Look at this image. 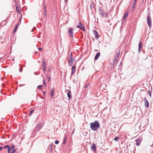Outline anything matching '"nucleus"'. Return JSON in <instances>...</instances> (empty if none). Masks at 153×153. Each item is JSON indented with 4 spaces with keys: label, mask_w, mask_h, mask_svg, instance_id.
Listing matches in <instances>:
<instances>
[{
    "label": "nucleus",
    "mask_w": 153,
    "mask_h": 153,
    "mask_svg": "<svg viewBox=\"0 0 153 153\" xmlns=\"http://www.w3.org/2000/svg\"><path fill=\"white\" fill-rule=\"evenodd\" d=\"M66 137L64 138V139L63 140V142L62 144H65L66 143Z\"/></svg>",
    "instance_id": "obj_35"
},
{
    "label": "nucleus",
    "mask_w": 153,
    "mask_h": 153,
    "mask_svg": "<svg viewBox=\"0 0 153 153\" xmlns=\"http://www.w3.org/2000/svg\"><path fill=\"white\" fill-rule=\"evenodd\" d=\"M20 67H21V69H23V66L22 65H21Z\"/></svg>",
    "instance_id": "obj_59"
},
{
    "label": "nucleus",
    "mask_w": 153,
    "mask_h": 153,
    "mask_svg": "<svg viewBox=\"0 0 153 153\" xmlns=\"http://www.w3.org/2000/svg\"><path fill=\"white\" fill-rule=\"evenodd\" d=\"M98 11L100 15H101L102 17L104 16V15L105 13H104L103 11L100 8H99Z\"/></svg>",
    "instance_id": "obj_10"
},
{
    "label": "nucleus",
    "mask_w": 153,
    "mask_h": 153,
    "mask_svg": "<svg viewBox=\"0 0 153 153\" xmlns=\"http://www.w3.org/2000/svg\"><path fill=\"white\" fill-rule=\"evenodd\" d=\"M7 23L5 21H3L1 23V25L2 26L5 25Z\"/></svg>",
    "instance_id": "obj_27"
},
{
    "label": "nucleus",
    "mask_w": 153,
    "mask_h": 153,
    "mask_svg": "<svg viewBox=\"0 0 153 153\" xmlns=\"http://www.w3.org/2000/svg\"><path fill=\"white\" fill-rule=\"evenodd\" d=\"M43 84H44V86H46V82H45V80L44 79H43Z\"/></svg>",
    "instance_id": "obj_36"
},
{
    "label": "nucleus",
    "mask_w": 153,
    "mask_h": 153,
    "mask_svg": "<svg viewBox=\"0 0 153 153\" xmlns=\"http://www.w3.org/2000/svg\"><path fill=\"white\" fill-rule=\"evenodd\" d=\"M42 94L44 96H45L46 92L45 91H43L42 92Z\"/></svg>",
    "instance_id": "obj_47"
},
{
    "label": "nucleus",
    "mask_w": 153,
    "mask_h": 153,
    "mask_svg": "<svg viewBox=\"0 0 153 153\" xmlns=\"http://www.w3.org/2000/svg\"><path fill=\"white\" fill-rule=\"evenodd\" d=\"M77 80H76L75 81V79H74L73 80V82H76Z\"/></svg>",
    "instance_id": "obj_53"
},
{
    "label": "nucleus",
    "mask_w": 153,
    "mask_h": 153,
    "mask_svg": "<svg viewBox=\"0 0 153 153\" xmlns=\"http://www.w3.org/2000/svg\"><path fill=\"white\" fill-rule=\"evenodd\" d=\"M73 57V55H72V52H71L70 54L69 55L68 59H69V58L72 57Z\"/></svg>",
    "instance_id": "obj_32"
},
{
    "label": "nucleus",
    "mask_w": 153,
    "mask_h": 153,
    "mask_svg": "<svg viewBox=\"0 0 153 153\" xmlns=\"http://www.w3.org/2000/svg\"><path fill=\"white\" fill-rule=\"evenodd\" d=\"M36 134V132H34L33 131L31 137H33L35 136Z\"/></svg>",
    "instance_id": "obj_30"
},
{
    "label": "nucleus",
    "mask_w": 153,
    "mask_h": 153,
    "mask_svg": "<svg viewBox=\"0 0 153 153\" xmlns=\"http://www.w3.org/2000/svg\"><path fill=\"white\" fill-rule=\"evenodd\" d=\"M71 75H72L74 74L75 71L76 70V65L74 64L72 67L71 68Z\"/></svg>",
    "instance_id": "obj_9"
},
{
    "label": "nucleus",
    "mask_w": 153,
    "mask_h": 153,
    "mask_svg": "<svg viewBox=\"0 0 153 153\" xmlns=\"http://www.w3.org/2000/svg\"><path fill=\"white\" fill-rule=\"evenodd\" d=\"M71 92L70 90H68V91L67 93V96L68 97L69 99H70L71 98Z\"/></svg>",
    "instance_id": "obj_20"
},
{
    "label": "nucleus",
    "mask_w": 153,
    "mask_h": 153,
    "mask_svg": "<svg viewBox=\"0 0 153 153\" xmlns=\"http://www.w3.org/2000/svg\"><path fill=\"white\" fill-rule=\"evenodd\" d=\"M59 140H56L55 141V143L56 144H59Z\"/></svg>",
    "instance_id": "obj_39"
},
{
    "label": "nucleus",
    "mask_w": 153,
    "mask_h": 153,
    "mask_svg": "<svg viewBox=\"0 0 153 153\" xmlns=\"http://www.w3.org/2000/svg\"><path fill=\"white\" fill-rule=\"evenodd\" d=\"M22 69H21V67H20L19 71L20 72H22Z\"/></svg>",
    "instance_id": "obj_48"
},
{
    "label": "nucleus",
    "mask_w": 153,
    "mask_h": 153,
    "mask_svg": "<svg viewBox=\"0 0 153 153\" xmlns=\"http://www.w3.org/2000/svg\"><path fill=\"white\" fill-rule=\"evenodd\" d=\"M12 149L10 148V146H9L7 149V153H10V151Z\"/></svg>",
    "instance_id": "obj_28"
},
{
    "label": "nucleus",
    "mask_w": 153,
    "mask_h": 153,
    "mask_svg": "<svg viewBox=\"0 0 153 153\" xmlns=\"http://www.w3.org/2000/svg\"><path fill=\"white\" fill-rule=\"evenodd\" d=\"M141 49V48H138V52L139 53L140 52Z\"/></svg>",
    "instance_id": "obj_46"
},
{
    "label": "nucleus",
    "mask_w": 153,
    "mask_h": 153,
    "mask_svg": "<svg viewBox=\"0 0 153 153\" xmlns=\"http://www.w3.org/2000/svg\"><path fill=\"white\" fill-rule=\"evenodd\" d=\"M88 84H87L85 85L84 87V88L86 89L87 87H88Z\"/></svg>",
    "instance_id": "obj_41"
},
{
    "label": "nucleus",
    "mask_w": 153,
    "mask_h": 153,
    "mask_svg": "<svg viewBox=\"0 0 153 153\" xmlns=\"http://www.w3.org/2000/svg\"><path fill=\"white\" fill-rule=\"evenodd\" d=\"M48 72H49L50 71V68H48Z\"/></svg>",
    "instance_id": "obj_54"
},
{
    "label": "nucleus",
    "mask_w": 153,
    "mask_h": 153,
    "mask_svg": "<svg viewBox=\"0 0 153 153\" xmlns=\"http://www.w3.org/2000/svg\"><path fill=\"white\" fill-rule=\"evenodd\" d=\"M31 31V32H33V30H32Z\"/></svg>",
    "instance_id": "obj_64"
},
{
    "label": "nucleus",
    "mask_w": 153,
    "mask_h": 153,
    "mask_svg": "<svg viewBox=\"0 0 153 153\" xmlns=\"http://www.w3.org/2000/svg\"><path fill=\"white\" fill-rule=\"evenodd\" d=\"M46 7L45 6L44 7V12L45 13V16L46 17L47 16V11H46Z\"/></svg>",
    "instance_id": "obj_23"
},
{
    "label": "nucleus",
    "mask_w": 153,
    "mask_h": 153,
    "mask_svg": "<svg viewBox=\"0 0 153 153\" xmlns=\"http://www.w3.org/2000/svg\"><path fill=\"white\" fill-rule=\"evenodd\" d=\"M144 1V0H142V1H141V3H143Z\"/></svg>",
    "instance_id": "obj_61"
},
{
    "label": "nucleus",
    "mask_w": 153,
    "mask_h": 153,
    "mask_svg": "<svg viewBox=\"0 0 153 153\" xmlns=\"http://www.w3.org/2000/svg\"><path fill=\"white\" fill-rule=\"evenodd\" d=\"M42 65L43 68V71L45 73V72L46 71V62L44 59H43V60L42 61Z\"/></svg>",
    "instance_id": "obj_6"
},
{
    "label": "nucleus",
    "mask_w": 153,
    "mask_h": 153,
    "mask_svg": "<svg viewBox=\"0 0 153 153\" xmlns=\"http://www.w3.org/2000/svg\"><path fill=\"white\" fill-rule=\"evenodd\" d=\"M94 33L95 35V37L96 39L99 38V35L98 32L95 30H93Z\"/></svg>",
    "instance_id": "obj_12"
},
{
    "label": "nucleus",
    "mask_w": 153,
    "mask_h": 153,
    "mask_svg": "<svg viewBox=\"0 0 153 153\" xmlns=\"http://www.w3.org/2000/svg\"><path fill=\"white\" fill-rule=\"evenodd\" d=\"M34 74H35L36 75H38L39 74H37L36 72H34Z\"/></svg>",
    "instance_id": "obj_56"
},
{
    "label": "nucleus",
    "mask_w": 153,
    "mask_h": 153,
    "mask_svg": "<svg viewBox=\"0 0 153 153\" xmlns=\"http://www.w3.org/2000/svg\"><path fill=\"white\" fill-rule=\"evenodd\" d=\"M25 85V84H23V85H21H21H20L19 86L20 87H21V86H24Z\"/></svg>",
    "instance_id": "obj_55"
},
{
    "label": "nucleus",
    "mask_w": 153,
    "mask_h": 153,
    "mask_svg": "<svg viewBox=\"0 0 153 153\" xmlns=\"http://www.w3.org/2000/svg\"><path fill=\"white\" fill-rule=\"evenodd\" d=\"M143 46V43L141 41H140L138 45V48H142Z\"/></svg>",
    "instance_id": "obj_22"
},
{
    "label": "nucleus",
    "mask_w": 153,
    "mask_h": 153,
    "mask_svg": "<svg viewBox=\"0 0 153 153\" xmlns=\"http://www.w3.org/2000/svg\"><path fill=\"white\" fill-rule=\"evenodd\" d=\"M91 4L90 6V9H92V8H93L94 7V3H93L92 1L91 2Z\"/></svg>",
    "instance_id": "obj_25"
},
{
    "label": "nucleus",
    "mask_w": 153,
    "mask_h": 153,
    "mask_svg": "<svg viewBox=\"0 0 153 153\" xmlns=\"http://www.w3.org/2000/svg\"><path fill=\"white\" fill-rule=\"evenodd\" d=\"M117 59H115L114 58V60L113 62H114V63L116 62L117 61Z\"/></svg>",
    "instance_id": "obj_45"
},
{
    "label": "nucleus",
    "mask_w": 153,
    "mask_h": 153,
    "mask_svg": "<svg viewBox=\"0 0 153 153\" xmlns=\"http://www.w3.org/2000/svg\"><path fill=\"white\" fill-rule=\"evenodd\" d=\"M90 128L92 131H97L100 127V125L98 121L96 120L90 123Z\"/></svg>",
    "instance_id": "obj_1"
},
{
    "label": "nucleus",
    "mask_w": 153,
    "mask_h": 153,
    "mask_svg": "<svg viewBox=\"0 0 153 153\" xmlns=\"http://www.w3.org/2000/svg\"><path fill=\"white\" fill-rule=\"evenodd\" d=\"M43 86L42 85H39L38 86L37 88L38 89H42V87Z\"/></svg>",
    "instance_id": "obj_33"
},
{
    "label": "nucleus",
    "mask_w": 153,
    "mask_h": 153,
    "mask_svg": "<svg viewBox=\"0 0 153 153\" xmlns=\"http://www.w3.org/2000/svg\"><path fill=\"white\" fill-rule=\"evenodd\" d=\"M74 30L72 27H69L68 28L67 33L69 36L73 38Z\"/></svg>",
    "instance_id": "obj_2"
},
{
    "label": "nucleus",
    "mask_w": 153,
    "mask_h": 153,
    "mask_svg": "<svg viewBox=\"0 0 153 153\" xmlns=\"http://www.w3.org/2000/svg\"><path fill=\"white\" fill-rule=\"evenodd\" d=\"M91 148L92 151L94 152H96L97 151V146L95 143H93L92 145L91 146Z\"/></svg>",
    "instance_id": "obj_7"
},
{
    "label": "nucleus",
    "mask_w": 153,
    "mask_h": 153,
    "mask_svg": "<svg viewBox=\"0 0 153 153\" xmlns=\"http://www.w3.org/2000/svg\"><path fill=\"white\" fill-rule=\"evenodd\" d=\"M33 29H34V30L35 29H36V27H34L33 28Z\"/></svg>",
    "instance_id": "obj_63"
},
{
    "label": "nucleus",
    "mask_w": 153,
    "mask_h": 153,
    "mask_svg": "<svg viewBox=\"0 0 153 153\" xmlns=\"http://www.w3.org/2000/svg\"><path fill=\"white\" fill-rule=\"evenodd\" d=\"M33 131L34 132H38L39 130L37 129V128L35 127V128L33 129Z\"/></svg>",
    "instance_id": "obj_29"
},
{
    "label": "nucleus",
    "mask_w": 153,
    "mask_h": 153,
    "mask_svg": "<svg viewBox=\"0 0 153 153\" xmlns=\"http://www.w3.org/2000/svg\"><path fill=\"white\" fill-rule=\"evenodd\" d=\"M53 143H51L49 145V147L48 148V150H50V152H53Z\"/></svg>",
    "instance_id": "obj_15"
},
{
    "label": "nucleus",
    "mask_w": 153,
    "mask_h": 153,
    "mask_svg": "<svg viewBox=\"0 0 153 153\" xmlns=\"http://www.w3.org/2000/svg\"><path fill=\"white\" fill-rule=\"evenodd\" d=\"M148 93L149 94V96L150 97H151V92L149 90H148Z\"/></svg>",
    "instance_id": "obj_34"
},
{
    "label": "nucleus",
    "mask_w": 153,
    "mask_h": 153,
    "mask_svg": "<svg viewBox=\"0 0 153 153\" xmlns=\"http://www.w3.org/2000/svg\"><path fill=\"white\" fill-rule=\"evenodd\" d=\"M16 5V11L18 13H20V11L19 10V8L18 7V5L17 3H15Z\"/></svg>",
    "instance_id": "obj_17"
},
{
    "label": "nucleus",
    "mask_w": 153,
    "mask_h": 153,
    "mask_svg": "<svg viewBox=\"0 0 153 153\" xmlns=\"http://www.w3.org/2000/svg\"><path fill=\"white\" fill-rule=\"evenodd\" d=\"M142 52H143V54H145V50H143L142 51Z\"/></svg>",
    "instance_id": "obj_58"
},
{
    "label": "nucleus",
    "mask_w": 153,
    "mask_h": 153,
    "mask_svg": "<svg viewBox=\"0 0 153 153\" xmlns=\"http://www.w3.org/2000/svg\"><path fill=\"white\" fill-rule=\"evenodd\" d=\"M9 18L10 17L8 16L5 20H4V21H5L7 23V22L8 20V19H9Z\"/></svg>",
    "instance_id": "obj_44"
},
{
    "label": "nucleus",
    "mask_w": 153,
    "mask_h": 153,
    "mask_svg": "<svg viewBox=\"0 0 153 153\" xmlns=\"http://www.w3.org/2000/svg\"><path fill=\"white\" fill-rule=\"evenodd\" d=\"M119 139V137L118 136H115L113 139V140H114L116 141H118Z\"/></svg>",
    "instance_id": "obj_26"
},
{
    "label": "nucleus",
    "mask_w": 153,
    "mask_h": 153,
    "mask_svg": "<svg viewBox=\"0 0 153 153\" xmlns=\"http://www.w3.org/2000/svg\"><path fill=\"white\" fill-rule=\"evenodd\" d=\"M20 24V22H18V24L16 26L14 30L13 31V33L14 34L16 31L17 29L18 28V26Z\"/></svg>",
    "instance_id": "obj_13"
},
{
    "label": "nucleus",
    "mask_w": 153,
    "mask_h": 153,
    "mask_svg": "<svg viewBox=\"0 0 153 153\" xmlns=\"http://www.w3.org/2000/svg\"><path fill=\"white\" fill-rule=\"evenodd\" d=\"M3 149V147H0V151H1Z\"/></svg>",
    "instance_id": "obj_57"
},
{
    "label": "nucleus",
    "mask_w": 153,
    "mask_h": 153,
    "mask_svg": "<svg viewBox=\"0 0 153 153\" xmlns=\"http://www.w3.org/2000/svg\"><path fill=\"white\" fill-rule=\"evenodd\" d=\"M1 138L2 139H5V137H3V136H2Z\"/></svg>",
    "instance_id": "obj_60"
},
{
    "label": "nucleus",
    "mask_w": 153,
    "mask_h": 153,
    "mask_svg": "<svg viewBox=\"0 0 153 153\" xmlns=\"http://www.w3.org/2000/svg\"><path fill=\"white\" fill-rule=\"evenodd\" d=\"M76 28H79L82 30L83 31H85V27L82 23L80 22L76 26Z\"/></svg>",
    "instance_id": "obj_3"
},
{
    "label": "nucleus",
    "mask_w": 153,
    "mask_h": 153,
    "mask_svg": "<svg viewBox=\"0 0 153 153\" xmlns=\"http://www.w3.org/2000/svg\"><path fill=\"white\" fill-rule=\"evenodd\" d=\"M147 24L149 28H151L152 27V21L150 16L148 15L147 17Z\"/></svg>",
    "instance_id": "obj_4"
},
{
    "label": "nucleus",
    "mask_w": 153,
    "mask_h": 153,
    "mask_svg": "<svg viewBox=\"0 0 153 153\" xmlns=\"http://www.w3.org/2000/svg\"><path fill=\"white\" fill-rule=\"evenodd\" d=\"M42 123H38L36 126V127L38 129L39 131L40 130L42 127V126L41 125Z\"/></svg>",
    "instance_id": "obj_16"
},
{
    "label": "nucleus",
    "mask_w": 153,
    "mask_h": 153,
    "mask_svg": "<svg viewBox=\"0 0 153 153\" xmlns=\"http://www.w3.org/2000/svg\"><path fill=\"white\" fill-rule=\"evenodd\" d=\"M116 63H114V62H113V67L114 68V65H115Z\"/></svg>",
    "instance_id": "obj_49"
},
{
    "label": "nucleus",
    "mask_w": 153,
    "mask_h": 153,
    "mask_svg": "<svg viewBox=\"0 0 153 153\" xmlns=\"http://www.w3.org/2000/svg\"><path fill=\"white\" fill-rule=\"evenodd\" d=\"M22 18V16H21V17L19 19V22H20V23H21V20Z\"/></svg>",
    "instance_id": "obj_50"
},
{
    "label": "nucleus",
    "mask_w": 153,
    "mask_h": 153,
    "mask_svg": "<svg viewBox=\"0 0 153 153\" xmlns=\"http://www.w3.org/2000/svg\"><path fill=\"white\" fill-rule=\"evenodd\" d=\"M129 11V10H127V12L125 13L124 15V16H123V20L122 21L124 20L125 19H126V18L128 16V12Z\"/></svg>",
    "instance_id": "obj_11"
},
{
    "label": "nucleus",
    "mask_w": 153,
    "mask_h": 153,
    "mask_svg": "<svg viewBox=\"0 0 153 153\" xmlns=\"http://www.w3.org/2000/svg\"><path fill=\"white\" fill-rule=\"evenodd\" d=\"M9 146H9L8 145H7L3 147V148L4 149H5L7 148H8Z\"/></svg>",
    "instance_id": "obj_40"
},
{
    "label": "nucleus",
    "mask_w": 153,
    "mask_h": 153,
    "mask_svg": "<svg viewBox=\"0 0 153 153\" xmlns=\"http://www.w3.org/2000/svg\"><path fill=\"white\" fill-rule=\"evenodd\" d=\"M38 50L39 51H42V48H38Z\"/></svg>",
    "instance_id": "obj_51"
},
{
    "label": "nucleus",
    "mask_w": 153,
    "mask_h": 153,
    "mask_svg": "<svg viewBox=\"0 0 153 153\" xmlns=\"http://www.w3.org/2000/svg\"><path fill=\"white\" fill-rule=\"evenodd\" d=\"M45 4V2H43L42 3V4L43 5H44V4Z\"/></svg>",
    "instance_id": "obj_62"
},
{
    "label": "nucleus",
    "mask_w": 153,
    "mask_h": 153,
    "mask_svg": "<svg viewBox=\"0 0 153 153\" xmlns=\"http://www.w3.org/2000/svg\"><path fill=\"white\" fill-rule=\"evenodd\" d=\"M120 55V52L119 51L115 55L114 57V58L116 59H118V58Z\"/></svg>",
    "instance_id": "obj_21"
},
{
    "label": "nucleus",
    "mask_w": 153,
    "mask_h": 153,
    "mask_svg": "<svg viewBox=\"0 0 153 153\" xmlns=\"http://www.w3.org/2000/svg\"><path fill=\"white\" fill-rule=\"evenodd\" d=\"M100 52H97L96 53L95 56L94 58V60H97L99 57L100 56Z\"/></svg>",
    "instance_id": "obj_14"
},
{
    "label": "nucleus",
    "mask_w": 153,
    "mask_h": 153,
    "mask_svg": "<svg viewBox=\"0 0 153 153\" xmlns=\"http://www.w3.org/2000/svg\"><path fill=\"white\" fill-rule=\"evenodd\" d=\"M135 141L136 142V145L138 146L140 144L141 140L139 138H137L135 140Z\"/></svg>",
    "instance_id": "obj_18"
},
{
    "label": "nucleus",
    "mask_w": 153,
    "mask_h": 153,
    "mask_svg": "<svg viewBox=\"0 0 153 153\" xmlns=\"http://www.w3.org/2000/svg\"><path fill=\"white\" fill-rule=\"evenodd\" d=\"M11 152H10V153H14L16 152V150L15 149H13L12 150Z\"/></svg>",
    "instance_id": "obj_42"
},
{
    "label": "nucleus",
    "mask_w": 153,
    "mask_h": 153,
    "mask_svg": "<svg viewBox=\"0 0 153 153\" xmlns=\"http://www.w3.org/2000/svg\"><path fill=\"white\" fill-rule=\"evenodd\" d=\"M134 7H135V6L133 5V7H132V9H131V11L133 12V10H134Z\"/></svg>",
    "instance_id": "obj_43"
},
{
    "label": "nucleus",
    "mask_w": 153,
    "mask_h": 153,
    "mask_svg": "<svg viewBox=\"0 0 153 153\" xmlns=\"http://www.w3.org/2000/svg\"><path fill=\"white\" fill-rule=\"evenodd\" d=\"M34 111V109H32L30 111V113L29 114V116H31L32 114L33 113V112Z\"/></svg>",
    "instance_id": "obj_24"
},
{
    "label": "nucleus",
    "mask_w": 153,
    "mask_h": 153,
    "mask_svg": "<svg viewBox=\"0 0 153 153\" xmlns=\"http://www.w3.org/2000/svg\"><path fill=\"white\" fill-rule=\"evenodd\" d=\"M74 61L75 59L73 57L68 59V62L69 66H71L73 64Z\"/></svg>",
    "instance_id": "obj_5"
},
{
    "label": "nucleus",
    "mask_w": 153,
    "mask_h": 153,
    "mask_svg": "<svg viewBox=\"0 0 153 153\" xmlns=\"http://www.w3.org/2000/svg\"><path fill=\"white\" fill-rule=\"evenodd\" d=\"M54 91V89L53 88H52L50 93V95L52 97L51 98H52L53 97Z\"/></svg>",
    "instance_id": "obj_19"
},
{
    "label": "nucleus",
    "mask_w": 153,
    "mask_h": 153,
    "mask_svg": "<svg viewBox=\"0 0 153 153\" xmlns=\"http://www.w3.org/2000/svg\"><path fill=\"white\" fill-rule=\"evenodd\" d=\"M137 3V0H134L133 2V5L135 6Z\"/></svg>",
    "instance_id": "obj_38"
},
{
    "label": "nucleus",
    "mask_w": 153,
    "mask_h": 153,
    "mask_svg": "<svg viewBox=\"0 0 153 153\" xmlns=\"http://www.w3.org/2000/svg\"><path fill=\"white\" fill-rule=\"evenodd\" d=\"M46 80H47V81L48 82H49L51 80V77L49 76H48L47 78H46Z\"/></svg>",
    "instance_id": "obj_31"
},
{
    "label": "nucleus",
    "mask_w": 153,
    "mask_h": 153,
    "mask_svg": "<svg viewBox=\"0 0 153 153\" xmlns=\"http://www.w3.org/2000/svg\"><path fill=\"white\" fill-rule=\"evenodd\" d=\"M122 63L121 62H120V65H119V67L120 66H121V65H122Z\"/></svg>",
    "instance_id": "obj_52"
},
{
    "label": "nucleus",
    "mask_w": 153,
    "mask_h": 153,
    "mask_svg": "<svg viewBox=\"0 0 153 153\" xmlns=\"http://www.w3.org/2000/svg\"><path fill=\"white\" fill-rule=\"evenodd\" d=\"M143 100L145 101L144 104L145 107L148 108L149 107V103L146 97H145L144 98Z\"/></svg>",
    "instance_id": "obj_8"
},
{
    "label": "nucleus",
    "mask_w": 153,
    "mask_h": 153,
    "mask_svg": "<svg viewBox=\"0 0 153 153\" xmlns=\"http://www.w3.org/2000/svg\"><path fill=\"white\" fill-rule=\"evenodd\" d=\"M15 147V146L14 145H12L10 147L11 149L12 150L13 149H14V148Z\"/></svg>",
    "instance_id": "obj_37"
}]
</instances>
